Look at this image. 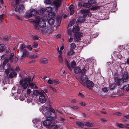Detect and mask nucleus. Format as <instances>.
<instances>
[{
  "label": "nucleus",
  "instance_id": "4c0bfd02",
  "mask_svg": "<svg viewBox=\"0 0 129 129\" xmlns=\"http://www.w3.org/2000/svg\"><path fill=\"white\" fill-rule=\"evenodd\" d=\"M76 65V63L75 61H72L71 63V66L73 68H75Z\"/></svg>",
  "mask_w": 129,
  "mask_h": 129
},
{
  "label": "nucleus",
  "instance_id": "bb28decb",
  "mask_svg": "<svg viewBox=\"0 0 129 129\" xmlns=\"http://www.w3.org/2000/svg\"><path fill=\"white\" fill-rule=\"evenodd\" d=\"M116 85L115 83L113 84H111L110 85V89L113 90L116 87Z\"/></svg>",
  "mask_w": 129,
  "mask_h": 129
},
{
  "label": "nucleus",
  "instance_id": "2eb2a0df",
  "mask_svg": "<svg viewBox=\"0 0 129 129\" xmlns=\"http://www.w3.org/2000/svg\"><path fill=\"white\" fill-rule=\"evenodd\" d=\"M52 122L48 120L45 121L43 122L44 125L46 126H49L51 124Z\"/></svg>",
  "mask_w": 129,
  "mask_h": 129
},
{
  "label": "nucleus",
  "instance_id": "f257e3e1",
  "mask_svg": "<svg viewBox=\"0 0 129 129\" xmlns=\"http://www.w3.org/2000/svg\"><path fill=\"white\" fill-rule=\"evenodd\" d=\"M80 82L82 85L90 89L93 86V82L88 80V78L84 75L82 76Z\"/></svg>",
  "mask_w": 129,
  "mask_h": 129
},
{
  "label": "nucleus",
  "instance_id": "412c9836",
  "mask_svg": "<svg viewBox=\"0 0 129 129\" xmlns=\"http://www.w3.org/2000/svg\"><path fill=\"white\" fill-rule=\"evenodd\" d=\"M6 49V47L3 44H0V52H2L4 51Z\"/></svg>",
  "mask_w": 129,
  "mask_h": 129
},
{
  "label": "nucleus",
  "instance_id": "f3484780",
  "mask_svg": "<svg viewBox=\"0 0 129 129\" xmlns=\"http://www.w3.org/2000/svg\"><path fill=\"white\" fill-rule=\"evenodd\" d=\"M88 69H86L85 68H83L82 70H81V71L80 72V74H81V76L80 77V78H81L82 76H83V75H84L86 76V77H87V75H86L85 74L86 73V70H87ZM81 80V79H80Z\"/></svg>",
  "mask_w": 129,
  "mask_h": 129
},
{
  "label": "nucleus",
  "instance_id": "de8ad7c7",
  "mask_svg": "<svg viewBox=\"0 0 129 129\" xmlns=\"http://www.w3.org/2000/svg\"><path fill=\"white\" fill-rule=\"evenodd\" d=\"M19 99L20 101H23L24 100V98L22 95H20Z\"/></svg>",
  "mask_w": 129,
  "mask_h": 129
},
{
  "label": "nucleus",
  "instance_id": "603ef678",
  "mask_svg": "<svg viewBox=\"0 0 129 129\" xmlns=\"http://www.w3.org/2000/svg\"><path fill=\"white\" fill-rule=\"evenodd\" d=\"M51 0H45L46 3L48 4H50L51 3Z\"/></svg>",
  "mask_w": 129,
  "mask_h": 129
},
{
  "label": "nucleus",
  "instance_id": "9d476101",
  "mask_svg": "<svg viewBox=\"0 0 129 129\" xmlns=\"http://www.w3.org/2000/svg\"><path fill=\"white\" fill-rule=\"evenodd\" d=\"M121 79L123 80H127L128 78V74L127 72H125L122 74Z\"/></svg>",
  "mask_w": 129,
  "mask_h": 129
},
{
  "label": "nucleus",
  "instance_id": "7c9ffc66",
  "mask_svg": "<svg viewBox=\"0 0 129 129\" xmlns=\"http://www.w3.org/2000/svg\"><path fill=\"white\" fill-rule=\"evenodd\" d=\"M116 125L119 127L121 128H123L125 127L124 125L121 123H117L116 124Z\"/></svg>",
  "mask_w": 129,
  "mask_h": 129
},
{
  "label": "nucleus",
  "instance_id": "5701e85b",
  "mask_svg": "<svg viewBox=\"0 0 129 129\" xmlns=\"http://www.w3.org/2000/svg\"><path fill=\"white\" fill-rule=\"evenodd\" d=\"M91 5L89 2L88 3H85L83 5V6L84 8H88L91 7Z\"/></svg>",
  "mask_w": 129,
  "mask_h": 129
},
{
  "label": "nucleus",
  "instance_id": "9b49d317",
  "mask_svg": "<svg viewBox=\"0 0 129 129\" xmlns=\"http://www.w3.org/2000/svg\"><path fill=\"white\" fill-rule=\"evenodd\" d=\"M58 51L59 54L58 56V59L60 63H63V59L61 56L62 52L61 51H60L59 49H58Z\"/></svg>",
  "mask_w": 129,
  "mask_h": 129
},
{
  "label": "nucleus",
  "instance_id": "473e14b6",
  "mask_svg": "<svg viewBox=\"0 0 129 129\" xmlns=\"http://www.w3.org/2000/svg\"><path fill=\"white\" fill-rule=\"evenodd\" d=\"M85 125L86 126L92 127L93 126V124L89 122H87L85 123Z\"/></svg>",
  "mask_w": 129,
  "mask_h": 129
},
{
  "label": "nucleus",
  "instance_id": "8fccbe9b",
  "mask_svg": "<svg viewBox=\"0 0 129 129\" xmlns=\"http://www.w3.org/2000/svg\"><path fill=\"white\" fill-rule=\"evenodd\" d=\"M71 28H70L68 30V35L70 36H71L72 34V32L71 31Z\"/></svg>",
  "mask_w": 129,
  "mask_h": 129
},
{
  "label": "nucleus",
  "instance_id": "72a5a7b5",
  "mask_svg": "<svg viewBox=\"0 0 129 129\" xmlns=\"http://www.w3.org/2000/svg\"><path fill=\"white\" fill-rule=\"evenodd\" d=\"M84 21V18H79L78 19L77 21V23H82Z\"/></svg>",
  "mask_w": 129,
  "mask_h": 129
},
{
  "label": "nucleus",
  "instance_id": "39448f33",
  "mask_svg": "<svg viewBox=\"0 0 129 129\" xmlns=\"http://www.w3.org/2000/svg\"><path fill=\"white\" fill-rule=\"evenodd\" d=\"M63 0H54L53 1V4L57 10L58 8L60 7L62 2Z\"/></svg>",
  "mask_w": 129,
  "mask_h": 129
},
{
  "label": "nucleus",
  "instance_id": "5fc2aeb1",
  "mask_svg": "<svg viewBox=\"0 0 129 129\" xmlns=\"http://www.w3.org/2000/svg\"><path fill=\"white\" fill-rule=\"evenodd\" d=\"M71 108H72L73 109L77 110L78 109L79 107L78 106H73L72 107H70Z\"/></svg>",
  "mask_w": 129,
  "mask_h": 129
},
{
  "label": "nucleus",
  "instance_id": "393cba45",
  "mask_svg": "<svg viewBox=\"0 0 129 129\" xmlns=\"http://www.w3.org/2000/svg\"><path fill=\"white\" fill-rule=\"evenodd\" d=\"M52 8L51 7H46L45 9V11L47 12L51 13L52 11Z\"/></svg>",
  "mask_w": 129,
  "mask_h": 129
},
{
  "label": "nucleus",
  "instance_id": "338daca9",
  "mask_svg": "<svg viewBox=\"0 0 129 129\" xmlns=\"http://www.w3.org/2000/svg\"><path fill=\"white\" fill-rule=\"evenodd\" d=\"M70 14L71 15H72L74 13V9L70 10Z\"/></svg>",
  "mask_w": 129,
  "mask_h": 129
},
{
  "label": "nucleus",
  "instance_id": "c756f323",
  "mask_svg": "<svg viewBox=\"0 0 129 129\" xmlns=\"http://www.w3.org/2000/svg\"><path fill=\"white\" fill-rule=\"evenodd\" d=\"M31 14L32 15V16L33 15L35 16L36 15L37 13V11L35 10H33L32 11H30Z\"/></svg>",
  "mask_w": 129,
  "mask_h": 129
},
{
  "label": "nucleus",
  "instance_id": "37998d69",
  "mask_svg": "<svg viewBox=\"0 0 129 129\" xmlns=\"http://www.w3.org/2000/svg\"><path fill=\"white\" fill-rule=\"evenodd\" d=\"M4 14H2L0 15V21L1 22H2L3 20L4 19Z\"/></svg>",
  "mask_w": 129,
  "mask_h": 129
},
{
  "label": "nucleus",
  "instance_id": "bf43d9fd",
  "mask_svg": "<svg viewBox=\"0 0 129 129\" xmlns=\"http://www.w3.org/2000/svg\"><path fill=\"white\" fill-rule=\"evenodd\" d=\"M15 17L16 18H17L19 20H20L21 21H22V19L21 18L18 16L17 15H15Z\"/></svg>",
  "mask_w": 129,
  "mask_h": 129
},
{
  "label": "nucleus",
  "instance_id": "e2e57ef3",
  "mask_svg": "<svg viewBox=\"0 0 129 129\" xmlns=\"http://www.w3.org/2000/svg\"><path fill=\"white\" fill-rule=\"evenodd\" d=\"M74 22H71L68 25V26L71 27L74 24Z\"/></svg>",
  "mask_w": 129,
  "mask_h": 129
},
{
  "label": "nucleus",
  "instance_id": "680f3d73",
  "mask_svg": "<svg viewBox=\"0 0 129 129\" xmlns=\"http://www.w3.org/2000/svg\"><path fill=\"white\" fill-rule=\"evenodd\" d=\"M102 90L103 91L107 92L108 91L107 88L106 87L103 88Z\"/></svg>",
  "mask_w": 129,
  "mask_h": 129
},
{
  "label": "nucleus",
  "instance_id": "0eeeda50",
  "mask_svg": "<svg viewBox=\"0 0 129 129\" xmlns=\"http://www.w3.org/2000/svg\"><path fill=\"white\" fill-rule=\"evenodd\" d=\"M75 36L74 39L75 41H79L80 40V37L82 35V34L80 32H79L75 34Z\"/></svg>",
  "mask_w": 129,
  "mask_h": 129
},
{
  "label": "nucleus",
  "instance_id": "20e7f679",
  "mask_svg": "<svg viewBox=\"0 0 129 129\" xmlns=\"http://www.w3.org/2000/svg\"><path fill=\"white\" fill-rule=\"evenodd\" d=\"M115 83L117 85L120 86L122 83L127 82V80L124 81L121 78H119L118 77H115L114 79Z\"/></svg>",
  "mask_w": 129,
  "mask_h": 129
},
{
  "label": "nucleus",
  "instance_id": "1a4fd4ad",
  "mask_svg": "<svg viewBox=\"0 0 129 129\" xmlns=\"http://www.w3.org/2000/svg\"><path fill=\"white\" fill-rule=\"evenodd\" d=\"M29 56V53L26 49L24 50L23 55L21 56L20 58L21 60L26 57H28Z\"/></svg>",
  "mask_w": 129,
  "mask_h": 129
},
{
  "label": "nucleus",
  "instance_id": "774afa93",
  "mask_svg": "<svg viewBox=\"0 0 129 129\" xmlns=\"http://www.w3.org/2000/svg\"><path fill=\"white\" fill-rule=\"evenodd\" d=\"M125 127L129 129V124H126L124 125Z\"/></svg>",
  "mask_w": 129,
  "mask_h": 129
},
{
  "label": "nucleus",
  "instance_id": "4468645a",
  "mask_svg": "<svg viewBox=\"0 0 129 129\" xmlns=\"http://www.w3.org/2000/svg\"><path fill=\"white\" fill-rule=\"evenodd\" d=\"M48 60L46 58H41L40 59V62L43 64H46L48 63Z\"/></svg>",
  "mask_w": 129,
  "mask_h": 129
},
{
  "label": "nucleus",
  "instance_id": "6e6d98bb",
  "mask_svg": "<svg viewBox=\"0 0 129 129\" xmlns=\"http://www.w3.org/2000/svg\"><path fill=\"white\" fill-rule=\"evenodd\" d=\"M10 39V37L7 36H6L4 37V39L5 40L7 41H8Z\"/></svg>",
  "mask_w": 129,
  "mask_h": 129
},
{
  "label": "nucleus",
  "instance_id": "aec40b11",
  "mask_svg": "<svg viewBox=\"0 0 129 129\" xmlns=\"http://www.w3.org/2000/svg\"><path fill=\"white\" fill-rule=\"evenodd\" d=\"M33 94L36 96L40 95L42 93L39 91L38 90H34L33 91Z\"/></svg>",
  "mask_w": 129,
  "mask_h": 129
},
{
  "label": "nucleus",
  "instance_id": "f704fd0d",
  "mask_svg": "<svg viewBox=\"0 0 129 129\" xmlns=\"http://www.w3.org/2000/svg\"><path fill=\"white\" fill-rule=\"evenodd\" d=\"M10 70L12 71V72L14 71L13 69L12 68L11 69H6L5 71L6 74L7 75H8Z\"/></svg>",
  "mask_w": 129,
  "mask_h": 129
},
{
  "label": "nucleus",
  "instance_id": "f03ea898",
  "mask_svg": "<svg viewBox=\"0 0 129 129\" xmlns=\"http://www.w3.org/2000/svg\"><path fill=\"white\" fill-rule=\"evenodd\" d=\"M31 81V77L29 76L28 78L26 77L24 80L23 79L20 80L19 81V84L23 88L25 89L27 88L29 86V83Z\"/></svg>",
  "mask_w": 129,
  "mask_h": 129
},
{
  "label": "nucleus",
  "instance_id": "ea45409f",
  "mask_svg": "<svg viewBox=\"0 0 129 129\" xmlns=\"http://www.w3.org/2000/svg\"><path fill=\"white\" fill-rule=\"evenodd\" d=\"M25 48V46L23 44H21L19 48L20 50L22 51Z\"/></svg>",
  "mask_w": 129,
  "mask_h": 129
},
{
  "label": "nucleus",
  "instance_id": "69168bd1",
  "mask_svg": "<svg viewBox=\"0 0 129 129\" xmlns=\"http://www.w3.org/2000/svg\"><path fill=\"white\" fill-rule=\"evenodd\" d=\"M73 5H71L69 7V9L70 10H71L73 9Z\"/></svg>",
  "mask_w": 129,
  "mask_h": 129
},
{
  "label": "nucleus",
  "instance_id": "79ce46f5",
  "mask_svg": "<svg viewBox=\"0 0 129 129\" xmlns=\"http://www.w3.org/2000/svg\"><path fill=\"white\" fill-rule=\"evenodd\" d=\"M88 2L90 3L91 5L95 4L96 3L95 0H90L88 1Z\"/></svg>",
  "mask_w": 129,
  "mask_h": 129
},
{
  "label": "nucleus",
  "instance_id": "052dcab7",
  "mask_svg": "<svg viewBox=\"0 0 129 129\" xmlns=\"http://www.w3.org/2000/svg\"><path fill=\"white\" fill-rule=\"evenodd\" d=\"M118 48L120 50H121L124 48V47L123 45H120L118 46Z\"/></svg>",
  "mask_w": 129,
  "mask_h": 129
},
{
  "label": "nucleus",
  "instance_id": "6ab92c4d",
  "mask_svg": "<svg viewBox=\"0 0 129 129\" xmlns=\"http://www.w3.org/2000/svg\"><path fill=\"white\" fill-rule=\"evenodd\" d=\"M74 72L76 74H79L80 73L81 70L78 67H76L74 69Z\"/></svg>",
  "mask_w": 129,
  "mask_h": 129
},
{
  "label": "nucleus",
  "instance_id": "4d7b16f0",
  "mask_svg": "<svg viewBox=\"0 0 129 129\" xmlns=\"http://www.w3.org/2000/svg\"><path fill=\"white\" fill-rule=\"evenodd\" d=\"M27 48L30 51H31L32 50L31 46L30 45H28L27 46Z\"/></svg>",
  "mask_w": 129,
  "mask_h": 129
},
{
  "label": "nucleus",
  "instance_id": "a19ab883",
  "mask_svg": "<svg viewBox=\"0 0 129 129\" xmlns=\"http://www.w3.org/2000/svg\"><path fill=\"white\" fill-rule=\"evenodd\" d=\"M38 44L36 42H34L33 43L32 47L34 48H37L38 46Z\"/></svg>",
  "mask_w": 129,
  "mask_h": 129
},
{
  "label": "nucleus",
  "instance_id": "58836bf2",
  "mask_svg": "<svg viewBox=\"0 0 129 129\" xmlns=\"http://www.w3.org/2000/svg\"><path fill=\"white\" fill-rule=\"evenodd\" d=\"M71 50L69 51L68 53V55H70L73 54L74 53V51L73 50Z\"/></svg>",
  "mask_w": 129,
  "mask_h": 129
},
{
  "label": "nucleus",
  "instance_id": "423d86ee",
  "mask_svg": "<svg viewBox=\"0 0 129 129\" xmlns=\"http://www.w3.org/2000/svg\"><path fill=\"white\" fill-rule=\"evenodd\" d=\"M24 9V7L23 5H20L19 7H16L15 8V11L16 12H18L19 13L21 12H22L23 10Z\"/></svg>",
  "mask_w": 129,
  "mask_h": 129
},
{
  "label": "nucleus",
  "instance_id": "f8f14e48",
  "mask_svg": "<svg viewBox=\"0 0 129 129\" xmlns=\"http://www.w3.org/2000/svg\"><path fill=\"white\" fill-rule=\"evenodd\" d=\"M51 112L54 113L55 112V110L51 107H50L48 110L47 111L46 114L47 115H51Z\"/></svg>",
  "mask_w": 129,
  "mask_h": 129
},
{
  "label": "nucleus",
  "instance_id": "2f4dec72",
  "mask_svg": "<svg viewBox=\"0 0 129 129\" xmlns=\"http://www.w3.org/2000/svg\"><path fill=\"white\" fill-rule=\"evenodd\" d=\"M71 50H73L76 47L75 44L74 43H73L71 44L70 45Z\"/></svg>",
  "mask_w": 129,
  "mask_h": 129
},
{
  "label": "nucleus",
  "instance_id": "e433bc0d",
  "mask_svg": "<svg viewBox=\"0 0 129 129\" xmlns=\"http://www.w3.org/2000/svg\"><path fill=\"white\" fill-rule=\"evenodd\" d=\"M25 16L26 17H27L28 18H30L32 17V15L31 14V13H30L29 12H27L26 13Z\"/></svg>",
  "mask_w": 129,
  "mask_h": 129
},
{
  "label": "nucleus",
  "instance_id": "3c124183",
  "mask_svg": "<svg viewBox=\"0 0 129 129\" xmlns=\"http://www.w3.org/2000/svg\"><path fill=\"white\" fill-rule=\"evenodd\" d=\"M48 83L49 84H52L53 83V81L50 79H49L47 81Z\"/></svg>",
  "mask_w": 129,
  "mask_h": 129
},
{
  "label": "nucleus",
  "instance_id": "4be33fe9",
  "mask_svg": "<svg viewBox=\"0 0 129 129\" xmlns=\"http://www.w3.org/2000/svg\"><path fill=\"white\" fill-rule=\"evenodd\" d=\"M65 62L67 67L69 70L71 71L72 70V68L70 66L69 62L66 58L65 59Z\"/></svg>",
  "mask_w": 129,
  "mask_h": 129
},
{
  "label": "nucleus",
  "instance_id": "dca6fc26",
  "mask_svg": "<svg viewBox=\"0 0 129 129\" xmlns=\"http://www.w3.org/2000/svg\"><path fill=\"white\" fill-rule=\"evenodd\" d=\"M46 26V24L45 21L42 20L40 22L39 26L41 28H44Z\"/></svg>",
  "mask_w": 129,
  "mask_h": 129
},
{
  "label": "nucleus",
  "instance_id": "a878e982",
  "mask_svg": "<svg viewBox=\"0 0 129 129\" xmlns=\"http://www.w3.org/2000/svg\"><path fill=\"white\" fill-rule=\"evenodd\" d=\"M123 90L129 91V84L127 85H124L123 86Z\"/></svg>",
  "mask_w": 129,
  "mask_h": 129
},
{
  "label": "nucleus",
  "instance_id": "a211bd4d",
  "mask_svg": "<svg viewBox=\"0 0 129 129\" xmlns=\"http://www.w3.org/2000/svg\"><path fill=\"white\" fill-rule=\"evenodd\" d=\"M80 28L79 26H75L73 27V31L75 33H79L78 31H79Z\"/></svg>",
  "mask_w": 129,
  "mask_h": 129
},
{
  "label": "nucleus",
  "instance_id": "c9c22d12",
  "mask_svg": "<svg viewBox=\"0 0 129 129\" xmlns=\"http://www.w3.org/2000/svg\"><path fill=\"white\" fill-rule=\"evenodd\" d=\"M54 118L51 116H47L46 118V120H48L52 122V120Z\"/></svg>",
  "mask_w": 129,
  "mask_h": 129
},
{
  "label": "nucleus",
  "instance_id": "cd10ccee",
  "mask_svg": "<svg viewBox=\"0 0 129 129\" xmlns=\"http://www.w3.org/2000/svg\"><path fill=\"white\" fill-rule=\"evenodd\" d=\"M54 19L52 18L50 19L48 21V23L50 25H53L54 23Z\"/></svg>",
  "mask_w": 129,
  "mask_h": 129
},
{
  "label": "nucleus",
  "instance_id": "6e6552de",
  "mask_svg": "<svg viewBox=\"0 0 129 129\" xmlns=\"http://www.w3.org/2000/svg\"><path fill=\"white\" fill-rule=\"evenodd\" d=\"M39 101L42 103L45 102L46 101V99L44 93H42L41 95L39 98Z\"/></svg>",
  "mask_w": 129,
  "mask_h": 129
},
{
  "label": "nucleus",
  "instance_id": "c85d7f7f",
  "mask_svg": "<svg viewBox=\"0 0 129 129\" xmlns=\"http://www.w3.org/2000/svg\"><path fill=\"white\" fill-rule=\"evenodd\" d=\"M76 123L81 128H83V127L84 126V124L83 123L79 121H77Z\"/></svg>",
  "mask_w": 129,
  "mask_h": 129
},
{
  "label": "nucleus",
  "instance_id": "864d4df0",
  "mask_svg": "<svg viewBox=\"0 0 129 129\" xmlns=\"http://www.w3.org/2000/svg\"><path fill=\"white\" fill-rule=\"evenodd\" d=\"M39 25L38 24H35L34 25V27L36 29H38L39 28Z\"/></svg>",
  "mask_w": 129,
  "mask_h": 129
},
{
  "label": "nucleus",
  "instance_id": "49530a36",
  "mask_svg": "<svg viewBox=\"0 0 129 129\" xmlns=\"http://www.w3.org/2000/svg\"><path fill=\"white\" fill-rule=\"evenodd\" d=\"M37 55L36 54H34L31 55L30 56V58L31 59L35 58H37Z\"/></svg>",
  "mask_w": 129,
  "mask_h": 129
},
{
  "label": "nucleus",
  "instance_id": "13d9d810",
  "mask_svg": "<svg viewBox=\"0 0 129 129\" xmlns=\"http://www.w3.org/2000/svg\"><path fill=\"white\" fill-rule=\"evenodd\" d=\"M9 77L10 78H12L14 77L13 75V74L12 72L9 75Z\"/></svg>",
  "mask_w": 129,
  "mask_h": 129
},
{
  "label": "nucleus",
  "instance_id": "b1692460",
  "mask_svg": "<svg viewBox=\"0 0 129 129\" xmlns=\"http://www.w3.org/2000/svg\"><path fill=\"white\" fill-rule=\"evenodd\" d=\"M101 7L100 6H93L91 8V10L94 11H96L100 9Z\"/></svg>",
  "mask_w": 129,
  "mask_h": 129
},
{
  "label": "nucleus",
  "instance_id": "c03bdc74",
  "mask_svg": "<svg viewBox=\"0 0 129 129\" xmlns=\"http://www.w3.org/2000/svg\"><path fill=\"white\" fill-rule=\"evenodd\" d=\"M8 61L9 59H7L5 60L3 63V65L4 66H5L6 64L8 62Z\"/></svg>",
  "mask_w": 129,
  "mask_h": 129
},
{
  "label": "nucleus",
  "instance_id": "09e8293b",
  "mask_svg": "<svg viewBox=\"0 0 129 129\" xmlns=\"http://www.w3.org/2000/svg\"><path fill=\"white\" fill-rule=\"evenodd\" d=\"M33 39L34 40H39L40 38L37 35L34 36L33 37Z\"/></svg>",
  "mask_w": 129,
  "mask_h": 129
},
{
  "label": "nucleus",
  "instance_id": "0e129e2a",
  "mask_svg": "<svg viewBox=\"0 0 129 129\" xmlns=\"http://www.w3.org/2000/svg\"><path fill=\"white\" fill-rule=\"evenodd\" d=\"M1 58L2 60H5L6 59H7V57L4 56L3 55L2 56Z\"/></svg>",
  "mask_w": 129,
  "mask_h": 129
},
{
  "label": "nucleus",
  "instance_id": "7ed1b4c3",
  "mask_svg": "<svg viewBox=\"0 0 129 129\" xmlns=\"http://www.w3.org/2000/svg\"><path fill=\"white\" fill-rule=\"evenodd\" d=\"M80 12L81 13L83 14V16L84 17H89L91 16V13L90 12V10L88 9L82 10Z\"/></svg>",
  "mask_w": 129,
  "mask_h": 129
},
{
  "label": "nucleus",
  "instance_id": "ddd939ff",
  "mask_svg": "<svg viewBox=\"0 0 129 129\" xmlns=\"http://www.w3.org/2000/svg\"><path fill=\"white\" fill-rule=\"evenodd\" d=\"M29 86H30L31 89H38V87L34 83L29 82Z\"/></svg>",
  "mask_w": 129,
  "mask_h": 129
},
{
  "label": "nucleus",
  "instance_id": "a18cd8bd",
  "mask_svg": "<svg viewBox=\"0 0 129 129\" xmlns=\"http://www.w3.org/2000/svg\"><path fill=\"white\" fill-rule=\"evenodd\" d=\"M53 83L55 85H57L58 84L59 82L58 80H55L53 81Z\"/></svg>",
  "mask_w": 129,
  "mask_h": 129
}]
</instances>
